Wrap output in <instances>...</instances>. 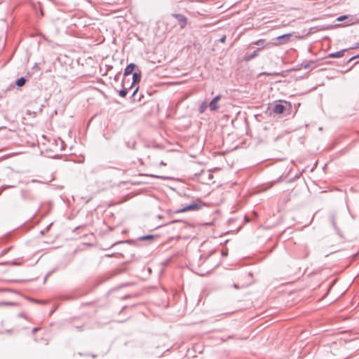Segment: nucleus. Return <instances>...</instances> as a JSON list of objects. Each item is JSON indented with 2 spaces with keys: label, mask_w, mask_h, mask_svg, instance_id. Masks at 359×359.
<instances>
[{
  "label": "nucleus",
  "mask_w": 359,
  "mask_h": 359,
  "mask_svg": "<svg viewBox=\"0 0 359 359\" xmlns=\"http://www.w3.org/2000/svg\"><path fill=\"white\" fill-rule=\"evenodd\" d=\"M180 222L179 220H173L171 222V223H175V222Z\"/></svg>",
  "instance_id": "obj_28"
},
{
  "label": "nucleus",
  "mask_w": 359,
  "mask_h": 359,
  "mask_svg": "<svg viewBox=\"0 0 359 359\" xmlns=\"http://www.w3.org/2000/svg\"><path fill=\"white\" fill-rule=\"evenodd\" d=\"M14 187V186H10V185H5L0 187V195L1 194L2 191L8 188Z\"/></svg>",
  "instance_id": "obj_17"
},
{
  "label": "nucleus",
  "mask_w": 359,
  "mask_h": 359,
  "mask_svg": "<svg viewBox=\"0 0 359 359\" xmlns=\"http://www.w3.org/2000/svg\"><path fill=\"white\" fill-rule=\"evenodd\" d=\"M359 57V54L358 55H354L353 57H351L348 61L347 62H350L351 61L356 59V58H358Z\"/></svg>",
  "instance_id": "obj_20"
},
{
  "label": "nucleus",
  "mask_w": 359,
  "mask_h": 359,
  "mask_svg": "<svg viewBox=\"0 0 359 359\" xmlns=\"http://www.w3.org/2000/svg\"><path fill=\"white\" fill-rule=\"evenodd\" d=\"M315 67V62L313 60L309 61V62L303 65V67L306 69H309L311 67Z\"/></svg>",
  "instance_id": "obj_13"
},
{
  "label": "nucleus",
  "mask_w": 359,
  "mask_h": 359,
  "mask_svg": "<svg viewBox=\"0 0 359 359\" xmlns=\"http://www.w3.org/2000/svg\"><path fill=\"white\" fill-rule=\"evenodd\" d=\"M6 263L5 262H3V263H0V265H5Z\"/></svg>",
  "instance_id": "obj_29"
},
{
  "label": "nucleus",
  "mask_w": 359,
  "mask_h": 359,
  "mask_svg": "<svg viewBox=\"0 0 359 359\" xmlns=\"http://www.w3.org/2000/svg\"><path fill=\"white\" fill-rule=\"evenodd\" d=\"M8 250H9V248L4 249V250L1 252V253L0 256H3V255H6V254L8 252Z\"/></svg>",
  "instance_id": "obj_21"
},
{
  "label": "nucleus",
  "mask_w": 359,
  "mask_h": 359,
  "mask_svg": "<svg viewBox=\"0 0 359 359\" xmlns=\"http://www.w3.org/2000/svg\"><path fill=\"white\" fill-rule=\"evenodd\" d=\"M207 107H208V104H207V103H206L205 102H203L201 104V106H200V107H199V111H200V113H203V112H204V111L205 110V109H206Z\"/></svg>",
  "instance_id": "obj_15"
},
{
  "label": "nucleus",
  "mask_w": 359,
  "mask_h": 359,
  "mask_svg": "<svg viewBox=\"0 0 359 359\" xmlns=\"http://www.w3.org/2000/svg\"><path fill=\"white\" fill-rule=\"evenodd\" d=\"M221 253H222V256H227V254H228L226 251H224V250H222Z\"/></svg>",
  "instance_id": "obj_25"
},
{
  "label": "nucleus",
  "mask_w": 359,
  "mask_h": 359,
  "mask_svg": "<svg viewBox=\"0 0 359 359\" xmlns=\"http://www.w3.org/2000/svg\"><path fill=\"white\" fill-rule=\"evenodd\" d=\"M138 89H139V88L137 87V88H136L134 90V91H133V94H132V97H134V96L136 95V93H137V91H138Z\"/></svg>",
  "instance_id": "obj_23"
},
{
  "label": "nucleus",
  "mask_w": 359,
  "mask_h": 359,
  "mask_svg": "<svg viewBox=\"0 0 359 359\" xmlns=\"http://www.w3.org/2000/svg\"><path fill=\"white\" fill-rule=\"evenodd\" d=\"M331 222H332V226H334V228L339 232V229L336 226L335 219H334V216L331 217Z\"/></svg>",
  "instance_id": "obj_16"
},
{
  "label": "nucleus",
  "mask_w": 359,
  "mask_h": 359,
  "mask_svg": "<svg viewBox=\"0 0 359 359\" xmlns=\"http://www.w3.org/2000/svg\"><path fill=\"white\" fill-rule=\"evenodd\" d=\"M292 36V34H283L281 36H277L274 40L276 41L273 42V45L275 46H280L283 44L287 43Z\"/></svg>",
  "instance_id": "obj_2"
},
{
  "label": "nucleus",
  "mask_w": 359,
  "mask_h": 359,
  "mask_svg": "<svg viewBox=\"0 0 359 359\" xmlns=\"http://www.w3.org/2000/svg\"><path fill=\"white\" fill-rule=\"evenodd\" d=\"M204 205V203L202 202H194L189 205H185L181 209H179L175 211L177 213L180 212H184L187 211H196L200 210L203 206Z\"/></svg>",
  "instance_id": "obj_1"
},
{
  "label": "nucleus",
  "mask_w": 359,
  "mask_h": 359,
  "mask_svg": "<svg viewBox=\"0 0 359 359\" xmlns=\"http://www.w3.org/2000/svg\"><path fill=\"white\" fill-rule=\"evenodd\" d=\"M285 110V107L280 103L276 104L272 109V111L276 114H281L284 112Z\"/></svg>",
  "instance_id": "obj_5"
},
{
  "label": "nucleus",
  "mask_w": 359,
  "mask_h": 359,
  "mask_svg": "<svg viewBox=\"0 0 359 359\" xmlns=\"http://www.w3.org/2000/svg\"><path fill=\"white\" fill-rule=\"evenodd\" d=\"M254 44L263 47L265 45V40L264 39H259L253 43Z\"/></svg>",
  "instance_id": "obj_14"
},
{
  "label": "nucleus",
  "mask_w": 359,
  "mask_h": 359,
  "mask_svg": "<svg viewBox=\"0 0 359 359\" xmlns=\"http://www.w3.org/2000/svg\"><path fill=\"white\" fill-rule=\"evenodd\" d=\"M121 85L123 86V88L118 91V95H119V96H121L122 97H125L127 95L128 90L130 88V86L128 88H125L123 86V81H122Z\"/></svg>",
  "instance_id": "obj_10"
},
{
  "label": "nucleus",
  "mask_w": 359,
  "mask_h": 359,
  "mask_svg": "<svg viewBox=\"0 0 359 359\" xmlns=\"http://www.w3.org/2000/svg\"><path fill=\"white\" fill-rule=\"evenodd\" d=\"M15 304L13 303V302H1L0 303V306H2V305H8V306H11V305H15Z\"/></svg>",
  "instance_id": "obj_18"
},
{
  "label": "nucleus",
  "mask_w": 359,
  "mask_h": 359,
  "mask_svg": "<svg viewBox=\"0 0 359 359\" xmlns=\"http://www.w3.org/2000/svg\"><path fill=\"white\" fill-rule=\"evenodd\" d=\"M259 49L258 48V49L254 50L251 54L246 55L245 56V60L250 61V60H252L253 58L256 57L259 54Z\"/></svg>",
  "instance_id": "obj_9"
},
{
  "label": "nucleus",
  "mask_w": 359,
  "mask_h": 359,
  "mask_svg": "<svg viewBox=\"0 0 359 359\" xmlns=\"http://www.w3.org/2000/svg\"><path fill=\"white\" fill-rule=\"evenodd\" d=\"M26 83V79L25 77H20L19 79H18L15 81V85L18 86V87H22Z\"/></svg>",
  "instance_id": "obj_11"
},
{
  "label": "nucleus",
  "mask_w": 359,
  "mask_h": 359,
  "mask_svg": "<svg viewBox=\"0 0 359 359\" xmlns=\"http://www.w3.org/2000/svg\"><path fill=\"white\" fill-rule=\"evenodd\" d=\"M221 95H216L209 103L208 106L210 111H215L218 108L217 102L220 100Z\"/></svg>",
  "instance_id": "obj_4"
},
{
  "label": "nucleus",
  "mask_w": 359,
  "mask_h": 359,
  "mask_svg": "<svg viewBox=\"0 0 359 359\" xmlns=\"http://www.w3.org/2000/svg\"><path fill=\"white\" fill-rule=\"evenodd\" d=\"M358 46H359V43H356L355 47H358Z\"/></svg>",
  "instance_id": "obj_30"
},
{
  "label": "nucleus",
  "mask_w": 359,
  "mask_h": 359,
  "mask_svg": "<svg viewBox=\"0 0 359 359\" xmlns=\"http://www.w3.org/2000/svg\"><path fill=\"white\" fill-rule=\"evenodd\" d=\"M345 51H346V49L341 50L339 51H337V52H334V53H330L328 55V57H330V58H339V57H343L344 55Z\"/></svg>",
  "instance_id": "obj_7"
},
{
  "label": "nucleus",
  "mask_w": 359,
  "mask_h": 359,
  "mask_svg": "<svg viewBox=\"0 0 359 359\" xmlns=\"http://www.w3.org/2000/svg\"><path fill=\"white\" fill-rule=\"evenodd\" d=\"M226 41V36H222L220 39H219V41L222 42V43H224Z\"/></svg>",
  "instance_id": "obj_22"
},
{
  "label": "nucleus",
  "mask_w": 359,
  "mask_h": 359,
  "mask_svg": "<svg viewBox=\"0 0 359 359\" xmlns=\"http://www.w3.org/2000/svg\"><path fill=\"white\" fill-rule=\"evenodd\" d=\"M39 330V327H34L33 330H32V333L34 334L35 332H36L38 330Z\"/></svg>",
  "instance_id": "obj_24"
},
{
  "label": "nucleus",
  "mask_w": 359,
  "mask_h": 359,
  "mask_svg": "<svg viewBox=\"0 0 359 359\" xmlns=\"http://www.w3.org/2000/svg\"><path fill=\"white\" fill-rule=\"evenodd\" d=\"M129 297H130V295H126V296H124L123 299H128Z\"/></svg>",
  "instance_id": "obj_27"
},
{
  "label": "nucleus",
  "mask_w": 359,
  "mask_h": 359,
  "mask_svg": "<svg viewBox=\"0 0 359 359\" xmlns=\"http://www.w3.org/2000/svg\"><path fill=\"white\" fill-rule=\"evenodd\" d=\"M172 16L179 22L180 26L182 29L184 28L187 25V18L182 14H172Z\"/></svg>",
  "instance_id": "obj_3"
},
{
  "label": "nucleus",
  "mask_w": 359,
  "mask_h": 359,
  "mask_svg": "<svg viewBox=\"0 0 359 359\" xmlns=\"http://www.w3.org/2000/svg\"><path fill=\"white\" fill-rule=\"evenodd\" d=\"M348 18V15H341V16L337 18V20L338 21H342V20H345V19H346Z\"/></svg>",
  "instance_id": "obj_19"
},
{
  "label": "nucleus",
  "mask_w": 359,
  "mask_h": 359,
  "mask_svg": "<svg viewBox=\"0 0 359 359\" xmlns=\"http://www.w3.org/2000/svg\"><path fill=\"white\" fill-rule=\"evenodd\" d=\"M127 242H128V243H131V242H133V241H132V240H130V241H128Z\"/></svg>",
  "instance_id": "obj_31"
},
{
  "label": "nucleus",
  "mask_w": 359,
  "mask_h": 359,
  "mask_svg": "<svg viewBox=\"0 0 359 359\" xmlns=\"http://www.w3.org/2000/svg\"><path fill=\"white\" fill-rule=\"evenodd\" d=\"M135 67H136V65L134 63H130V64L128 65L124 69L123 76H127L130 75V74H132V72L135 69Z\"/></svg>",
  "instance_id": "obj_6"
},
{
  "label": "nucleus",
  "mask_w": 359,
  "mask_h": 359,
  "mask_svg": "<svg viewBox=\"0 0 359 359\" xmlns=\"http://www.w3.org/2000/svg\"><path fill=\"white\" fill-rule=\"evenodd\" d=\"M141 80V72H134L133 74V82L130 86V88H132L133 85L135 83L140 82Z\"/></svg>",
  "instance_id": "obj_8"
},
{
  "label": "nucleus",
  "mask_w": 359,
  "mask_h": 359,
  "mask_svg": "<svg viewBox=\"0 0 359 359\" xmlns=\"http://www.w3.org/2000/svg\"><path fill=\"white\" fill-rule=\"evenodd\" d=\"M154 236L153 235L149 234L146 236H142L138 238L139 241H151L153 240Z\"/></svg>",
  "instance_id": "obj_12"
},
{
  "label": "nucleus",
  "mask_w": 359,
  "mask_h": 359,
  "mask_svg": "<svg viewBox=\"0 0 359 359\" xmlns=\"http://www.w3.org/2000/svg\"><path fill=\"white\" fill-rule=\"evenodd\" d=\"M233 287L234 288H236V289H239V288H240V286H239L238 285H237V284H233Z\"/></svg>",
  "instance_id": "obj_26"
}]
</instances>
